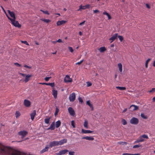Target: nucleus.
<instances>
[{"label": "nucleus", "mask_w": 155, "mask_h": 155, "mask_svg": "<svg viewBox=\"0 0 155 155\" xmlns=\"http://www.w3.org/2000/svg\"><path fill=\"white\" fill-rule=\"evenodd\" d=\"M14 149L4 146L0 143V154L4 155H12Z\"/></svg>", "instance_id": "nucleus-1"}, {"label": "nucleus", "mask_w": 155, "mask_h": 155, "mask_svg": "<svg viewBox=\"0 0 155 155\" xmlns=\"http://www.w3.org/2000/svg\"><path fill=\"white\" fill-rule=\"evenodd\" d=\"M67 141V140L66 139H63L59 141H54L49 143V146L50 147L52 148L53 147L62 145L66 143Z\"/></svg>", "instance_id": "nucleus-2"}, {"label": "nucleus", "mask_w": 155, "mask_h": 155, "mask_svg": "<svg viewBox=\"0 0 155 155\" xmlns=\"http://www.w3.org/2000/svg\"><path fill=\"white\" fill-rule=\"evenodd\" d=\"M139 122V120L138 119L135 117H133L130 120V123L134 125H137Z\"/></svg>", "instance_id": "nucleus-3"}, {"label": "nucleus", "mask_w": 155, "mask_h": 155, "mask_svg": "<svg viewBox=\"0 0 155 155\" xmlns=\"http://www.w3.org/2000/svg\"><path fill=\"white\" fill-rule=\"evenodd\" d=\"M28 132L25 130H21L18 132V134L21 136V138H23L28 134Z\"/></svg>", "instance_id": "nucleus-4"}, {"label": "nucleus", "mask_w": 155, "mask_h": 155, "mask_svg": "<svg viewBox=\"0 0 155 155\" xmlns=\"http://www.w3.org/2000/svg\"><path fill=\"white\" fill-rule=\"evenodd\" d=\"M76 95L73 92L71 94L69 97V101L71 102H73L74 101L75 99Z\"/></svg>", "instance_id": "nucleus-5"}, {"label": "nucleus", "mask_w": 155, "mask_h": 155, "mask_svg": "<svg viewBox=\"0 0 155 155\" xmlns=\"http://www.w3.org/2000/svg\"><path fill=\"white\" fill-rule=\"evenodd\" d=\"M15 20L13 19V20L11 22L12 24L15 27L18 28H20L21 27V25H20L18 21H15Z\"/></svg>", "instance_id": "nucleus-6"}, {"label": "nucleus", "mask_w": 155, "mask_h": 155, "mask_svg": "<svg viewBox=\"0 0 155 155\" xmlns=\"http://www.w3.org/2000/svg\"><path fill=\"white\" fill-rule=\"evenodd\" d=\"M68 112L72 116H74L75 115L74 110L71 107H68Z\"/></svg>", "instance_id": "nucleus-7"}, {"label": "nucleus", "mask_w": 155, "mask_h": 155, "mask_svg": "<svg viewBox=\"0 0 155 155\" xmlns=\"http://www.w3.org/2000/svg\"><path fill=\"white\" fill-rule=\"evenodd\" d=\"M130 110L134 111L138 110L139 109V107L134 105H132L130 106Z\"/></svg>", "instance_id": "nucleus-8"}, {"label": "nucleus", "mask_w": 155, "mask_h": 155, "mask_svg": "<svg viewBox=\"0 0 155 155\" xmlns=\"http://www.w3.org/2000/svg\"><path fill=\"white\" fill-rule=\"evenodd\" d=\"M7 11L11 17L13 18L12 19L15 20L16 17L14 12H11L9 10H8Z\"/></svg>", "instance_id": "nucleus-9"}, {"label": "nucleus", "mask_w": 155, "mask_h": 155, "mask_svg": "<svg viewBox=\"0 0 155 155\" xmlns=\"http://www.w3.org/2000/svg\"><path fill=\"white\" fill-rule=\"evenodd\" d=\"M24 104L27 107H29L31 105L30 101L26 99L25 100Z\"/></svg>", "instance_id": "nucleus-10"}, {"label": "nucleus", "mask_w": 155, "mask_h": 155, "mask_svg": "<svg viewBox=\"0 0 155 155\" xmlns=\"http://www.w3.org/2000/svg\"><path fill=\"white\" fill-rule=\"evenodd\" d=\"M117 37V34H115L112 35L111 38L109 39L110 40H111L110 43H112L114 40L116 39Z\"/></svg>", "instance_id": "nucleus-11"}, {"label": "nucleus", "mask_w": 155, "mask_h": 155, "mask_svg": "<svg viewBox=\"0 0 155 155\" xmlns=\"http://www.w3.org/2000/svg\"><path fill=\"white\" fill-rule=\"evenodd\" d=\"M52 94L53 95L54 97L55 98H56L57 97L58 92L57 90L54 89V88H53V90H52Z\"/></svg>", "instance_id": "nucleus-12"}, {"label": "nucleus", "mask_w": 155, "mask_h": 155, "mask_svg": "<svg viewBox=\"0 0 155 155\" xmlns=\"http://www.w3.org/2000/svg\"><path fill=\"white\" fill-rule=\"evenodd\" d=\"M68 151L67 150H64L60 151L58 153H57V155H61L66 153Z\"/></svg>", "instance_id": "nucleus-13"}, {"label": "nucleus", "mask_w": 155, "mask_h": 155, "mask_svg": "<svg viewBox=\"0 0 155 155\" xmlns=\"http://www.w3.org/2000/svg\"><path fill=\"white\" fill-rule=\"evenodd\" d=\"M40 84H45L47 85H49L51 87H54V83H39Z\"/></svg>", "instance_id": "nucleus-14"}, {"label": "nucleus", "mask_w": 155, "mask_h": 155, "mask_svg": "<svg viewBox=\"0 0 155 155\" xmlns=\"http://www.w3.org/2000/svg\"><path fill=\"white\" fill-rule=\"evenodd\" d=\"M36 114V111L34 110L33 112L30 114L31 118L32 120L34 119L35 116Z\"/></svg>", "instance_id": "nucleus-15"}, {"label": "nucleus", "mask_w": 155, "mask_h": 155, "mask_svg": "<svg viewBox=\"0 0 155 155\" xmlns=\"http://www.w3.org/2000/svg\"><path fill=\"white\" fill-rule=\"evenodd\" d=\"M81 132L84 134H90L93 132L92 131L85 130L83 129H81Z\"/></svg>", "instance_id": "nucleus-16"}, {"label": "nucleus", "mask_w": 155, "mask_h": 155, "mask_svg": "<svg viewBox=\"0 0 155 155\" xmlns=\"http://www.w3.org/2000/svg\"><path fill=\"white\" fill-rule=\"evenodd\" d=\"M55 124H54V122H52L51 125H50V126L48 128V130L50 129L51 130H53L54 129H55Z\"/></svg>", "instance_id": "nucleus-17"}, {"label": "nucleus", "mask_w": 155, "mask_h": 155, "mask_svg": "<svg viewBox=\"0 0 155 155\" xmlns=\"http://www.w3.org/2000/svg\"><path fill=\"white\" fill-rule=\"evenodd\" d=\"M82 139H85L87 140H94V138L93 137H83L82 138Z\"/></svg>", "instance_id": "nucleus-18"}, {"label": "nucleus", "mask_w": 155, "mask_h": 155, "mask_svg": "<svg viewBox=\"0 0 155 155\" xmlns=\"http://www.w3.org/2000/svg\"><path fill=\"white\" fill-rule=\"evenodd\" d=\"M32 76L31 75H28L25 76V82H27L30 79V78Z\"/></svg>", "instance_id": "nucleus-19"}, {"label": "nucleus", "mask_w": 155, "mask_h": 155, "mask_svg": "<svg viewBox=\"0 0 155 155\" xmlns=\"http://www.w3.org/2000/svg\"><path fill=\"white\" fill-rule=\"evenodd\" d=\"M98 50L100 52H103L106 50V49L105 47H102L99 48Z\"/></svg>", "instance_id": "nucleus-20"}, {"label": "nucleus", "mask_w": 155, "mask_h": 155, "mask_svg": "<svg viewBox=\"0 0 155 155\" xmlns=\"http://www.w3.org/2000/svg\"><path fill=\"white\" fill-rule=\"evenodd\" d=\"M65 22L66 21L63 20L58 21L57 22V24L59 26L64 24Z\"/></svg>", "instance_id": "nucleus-21"}, {"label": "nucleus", "mask_w": 155, "mask_h": 155, "mask_svg": "<svg viewBox=\"0 0 155 155\" xmlns=\"http://www.w3.org/2000/svg\"><path fill=\"white\" fill-rule=\"evenodd\" d=\"M49 149V147L48 146V145H47L45 148L42 149L41 151V153H43L46 151H47Z\"/></svg>", "instance_id": "nucleus-22"}, {"label": "nucleus", "mask_w": 155, "mask_h": 155, "mask_svg": "<svg viewBox=\"0 0 155 155\" xmlns=\"http://www.w3.org/2000/svg\"><path fill=\"white\" fill-rule=\"evenodd\" d=\"M118 67L119 68V70L120 72H121L122 71V66L121 63H119L118 64Z\"/></svg>", "instance_id": "nucleus-23"}, {"label": "nucleus", "mask_w": 155, "mask_h": 155, "mask_svg": "<svg viewBox=\"0 0 155 155\" xmlns=\"http://www.w3.org/2000/svg\"><path fill=\"white\" fill-rule=\"evenodd\" d=\"M116 88L120 90H124L126 89V88L125 87L117 86L116 87Z\"/></svg>", "instance_id": "nucleus-24"}, {"label": "nucleus", "mask_w": 155, "mask_h": 155, "mask_svg": "<svg viewBox=\"0 0 155 155\" xmlns=\"http://www.w3.org/2000/svg\"><path fill=\"white\" fill-rule=\"evenodd\" d=\"M103 14L107 15L109 19H110L111 18L110 15L107 12H104L103 13Z\"/></svg>", "instance_id": "nucleus-25"}, {"label": "nucleus", "mask_w": 155, "mask_h": 155, "mask_svg": "<svg viewBox=\"0 0 155 155\" xmlns=\"http://www.w3.org/2000/svg\"><path fill=\"white\" fill-rule=\"evenodd\" d=\"M61 122L60 120H58L56 123V128L58 127L61 125Z\"/></svg>", "instance_id": "nucleus-26"}, {"label": "nucleus", "mask_w": 155, "mask_h": 155, "mask_svg": "<svg viewBox=\"0 0 155 155\" xmlns=\"http://www.w3.org/2000/svg\"><path fill=\"white\" fill-rule=\"evenodd\" d=\"M51 117H50L48 118H46L45 119V121L46 124H48L49 123L50 119L51 118Z\"/></svg>", "instance_id": "nucleus-27"}, {"label": "nucleus", "mask_w": 155, "mask_h": 155, "mask_svg": "<svg viewBox=\"0 0 155 155\" xmlns=\"http://www.w3.org/2000/svg\"><path fill=\"white\" fill-rule=\"evenodd\" d=\"M42 21H44V22L46 23H48L51 21V20L48 19H44V18H42L41 19Z\"/></svg>", "instance_id": "nucleus-28"}, {"label": "nucleus", "mask_w": 155, "mask_h": 155, "mask_svg": "<svg viewBox=\"0 0 155 155\" xmlns=\"http://www.w3.org/2000/svg\"><path fill=\"white\" fill-rule=\"evenodd\" d=\"M84 127L86 128H88V122L86 120H85L84 124Z\"/></svg>", "instance_id": "nucleus-29"}, {"label": "nucleus", "mask_w": 155, "mask_h": 155, "mask_svg": "<svg viewBox=\"0 0 155 155\" xmlns=\"http://www.w3.org/2000/svg\"><path fill=\"white\" fill-rule=\"evenodd\" d=\"M140 154L139 153H136V154H132V153H123L122 154V155H140Z\"/></svg>", "instance_id": "nucleus-30"}, {"label": "nucleus", "mask_w": 155, "mask_h": 155, "mask_svg": "<svg viewBox=\"0 0 155 155\" xmlns=\"http://www.w3.org/2000/svg\"><path fill=\"white\" fill-rule=\"evenodd\" d=\"M151 60L150 58H148L147 59V61H146L145 63V66L146 68H147L148 67V64L149 63V62Z\"/></svg>", "instance_id": "nucleus-31"}, {"label": "nucleus", "mask_w": 155, "mask_h": 155, "mask_svg": "<svg viewBox=\"0 0 155 155\" xmlns=\"http://www.w3.org/2000/svg\"><path fill=\"white\" fill-rule=\"evenodd\" d=\"M121 122L123 125H125L127 124L126 121L124 119H122L121 120Z\"/></svg>", "instance_id": "nucleus-32"}, {"label": "nucleus", "mask_w": 155, "mask_h": 155, "mask_svg": "<svg viewBox=\"0 0 155 155\" xmlns=\"http://www.w3.org/2000/svg\"><path fill=\"white\" fill-rule=\"evenodd\" d=\"M59 109L58 108V107H56V109H55V113H54V115L55 116H56V115H57V114H58V112H59Z\"/></svg>", "instance_id": "nucleus-33"}, {"label": "nucleus", "mask_w": 155, "mask_h": 155, "mask_svg": "<svg viewBox=\"0 0 155 155\" xmlns=\"http://www.w3.org/2000/svg\"><path fill=\"white\" fill-rule=\"evenodd\" d=\"M15 116L16 118H18L20 116V113L19 111H17L15 114Z\"/></svg>", "instance_id": "nucleus-34"}, {"label": "nucleus", "mask_w": 155, "mask_h": 155, "mask_svg": "<svg viewBox=\"0 0 155 155\" xmlns=\"http://www.w3.org/2000/svg\"><path fill=\"white\" fill-rule=\"evenodd\" d=\"M140 116L142 117L144 119H147V117L145 116L143 113H141Z\"/></svg>", "instance_id": "nucleus-35"}, {"label": "nucleus", "mask_w": 155, "mask_h": 155, "mask_svg": "<svg viewBox=\"0 0 155 155\" xmlns=\"http://www.w3.org/2000/svg\"><path fill=\"white\" fill-rule=\"evenodd\" d=\"M127 143L126 142H118V144H120V145H126Z\"/></svg>", "instance_id": "nucleus-36"}, {"label": "nucleus", "mask_w": 155, "mask_h": 155, "mask_svg": "<svg viewBox=\"0 0 155 155\" xmlns=\"http://www.w3.org/2000/svg\"><path fill=\"white\" fill-rule=\"evenodd\" d=\"M75 122L74 120H72L71 121V125L73 127V128H75Z\"/></svg>", "instance_id": "nucleus-37"}, {"label": "nucleus", "mask_w": 155, "mask_h": 155, "mask_svg": "<svg viewBox=\"0 0 155 155\" xmlns=\"http://www.w3.org/2000/svg\"><path fill=\"white\" fill-rule=\"evenodd\" d=\"M86 104L88 105L90 107H92V104L90 103V101H87L86 102Z\"/></svg>", "instance_id": "nucleus-38"}, {"label": "nucleus", "mask_w": 155, "mask_h": 155, "mask_svg": "<svg viewBox=\"0 0 155 155\" xmlns=\"http://www.w3.org/2000/svg\"><path fill=\"white\" fill-rule=\"evenodd\" d=\"M64 81L66 83L68 82V75H66L64 79Z\"/></svg>", "instance_id": "nucleus-39"}, {"label": "nucleus", "mask_w": 155, "mask_h": 155, "mask_svg": "<svg viewBox=\"0 0 155 155\" xmlns=\"http://www.w3.org/2000/svg\"><path fill=\"white\" fill-rule=\"evenodd\" d=\"M40 11L44 13L47 14L48 15H49V14L48 12L47 11H43L42 10H40Z\"/></svg>", "instance_id": "nucleus-40"}, {"label": "nucleus", "mask_w": 155, "mask_h": 155, "mask_svg": "<svg viewBox=\"0 0 155 155\" xmlns=\"http://www.w3.org/2000/svg\"><path fill=\"white\" fill-rule=\"evenodd\" d=\"M138 138L140 142H142L144 141V139L141 136H140Z\"/></svg>", "instance_id": "nucleus-41"}, {"label": "nucleus", "mask_w": 155, "mask_h": 155, "mask_svg": "<svg viewBox=\"0 0 155 155\" xmlns=\"http://www.w3.org/2000/svg\"><path fill=\"white\" fill-rule=\"evenodd\" d=\"M142 137L143 138V139H147L148 138V136L145 134H143L142 135H141Z\"/></svg>", "instance_id": "nucleus-42"}, {"label": "nucleus", "mask_w": 155, "mask_h": 155, "mask_svg": "<svg viewBox=\"0 0 155 155\" xmlns=\"http://www.w3.org/2000/svg\"><path fill=\"white\" fill-rule=\"evenodd\" d=\"M75 152L74 151H70L68 152V154L69 155H75Z\"/></svg>", "instance_id": "nucleus-43"}, {"label": "nucleus", "mask_w": 155, "mask_h": 155, "mask_svg": "<svg viewBox=\"0 0 155 155\" xmlns=\"http://www.w3.org/2000/svg\"><path fill=\"white\" fill-rule=\"evenodd\" d=\"M68 50L69 51L72 53H73L74 51L72 48L71 47H68Z\"/></svg>", "instance_id": "nucleus-44"}, {"label": "nucleus", "mask_w": 155, "mask_h": 155, "mask_svg": "<svg viewBox=\"0 0 155 155\" xmlns=\"http://www.w3.org/2000/svg\"><path fill=\"white\" fill-rule=\"evenodd\" d=\"M141 147V145H136L133 146V148H138Z\"/></svg>", "instance_id": "nucleus-45"}, {"label": "nucleus", "mask_w": 155, "mask_h": 155, "mask_svg": "<svg viewBox=\"0 0 155 155\" xmlns=\"http://www.w3.org/2000/svg\"><path fill=\"white\" fill-rule=\"evenodd\" d=\"M155 92V88H153L151 90L149 91L150 93H153Z\"/></svg>", "instance_id": "nucleus-46"}, {"label": "nucleus", "mask_w": 155, "mask_h": 155, "mask_svg": "<svg viewBox=\"0 0 155 155\" xmlns=\"http://www.w3.org/2000/svg\"><path fill=\"white\" fill-rule=\"evenodd\" d=\"M117 37L119 38V39L120 40V41H122L123 39V37L122 36L120 35L117 36Z\"/></svg>", "instance_id": "nucleus-47"}, {"label": "nucleus", "mask_w": 155, "mask_h": 155, "mask_svg": "<svg viewBox=\"0 0 155 155\" xmlns=\"http://www.w3.org/2000/svg\"><path fill=\"white\" fill-rule=\"evenodd\" d=\"M84 61V60L82 59L81 61H80V62H78L76 63L75 64L76 65H80Z\"/></svg>", "instance_id": "nucleus-48"}, {"label": "nucleus", "mask_w": 155, "mask_h": 155, "mask_svg": "<svg viewBox=\"0 0 155 155\" xmlns=\"http://www.w3.org/2000/svg\"><path fill=\"white\" fill-rule=\"evenodd\" d=\"M51 78V77H46L45 78V81H48V80H49V79Z\"/></svg>", "instance_id": "nucleus-49"}, {"label": "nucleus", "mask_w": 155, "mask_h": 155, "mask_svg": "<svg viewBox=\"0 0 155 155\" xmlns=\"http://www.w3.org/2000/svg\"><path fill=\"white\" fill-rule=\"evenodd\" d=\"M14 64L16 66H18V67H21V65L19 64L18 63H14Z\"/></svg>", "instance_id": "nucleus-50"}, {"label": "nucleus", "mask_w": 155, "mask_h": 155, "mask_svg": "<svg viewBox=\"0 0 155 155\" xmlns=\"http://www.w3.org/2000/svg\"><path fill=\"white\" fill-rule=\"evenodd\" d=\"M21 42L22 43L25 44L27 45H29L28 43L26 41H21Z\"/></svg>", "instance_id": "nucleus-51"}, {"label": "nucleus", "mask_w": 155, "mask_h": 155, "mask_svg": "<svg viewBox=\"0 0 155 155\" xmlns=\"http://www.w3.org/2000/svg\"><path fill=\"white\" fill-rule=\"evenodd\" d=\"M78 100L79 102L82 103L83 102V100L81 97H78Z\"/></svg>", "instance_id": "nucleus-52"}, {"label": "nucleus", "mask_w": 155, "mask_h": 155, "mask_svg": "<svg viewBox=\"0 0 155 155\" xmlns=\"http://www.w3.org/2000/svg\"><path fill=\"white\" fill-rule=\"evenodd\" d=\"M87 87H89L92 84L91 83L89 82H87Z\"/></svg>", "instance_id": "nucleus-53"}, {"label": "nucleus", "mask_w": 155, "mask_h": 155, "mask_svg": "<svg viewBox=\"0 0 155 155\" xmlns=\"http://www.w3.org/2000/svg\"><path fill=\"white\" fill-rule=\"evenodd\" d=\"M72 81V79L71 78H70V77L68 76V83L71 82Z\"/></svg>", "instance_id": "nucleus-54"}, {"label": "nucleus", "mask_w": 155, "mask_h": 155, "mask_svg": "<svg viewBox=\"0 0 155 155\" xmlns=\"http://www.w3.org/2000/svg\"><path fill=\"white\" fill-rule=\"evenodd\" d=\"M24 67H25V68H28L29 69H31V67L28 66H27V65H26V64H25L24 65Z\"/></svg>", "instance_id": "nucleus-55"}, {"label": "nucleus", "mask_w": 155, "mask_h": 155, "mask_svg": "<svg viewBox=\"0 0 155 155\" xmlns=\"http://www.w3.org/2000/svg\"><path fill=\"white\" fill-rule=\"evenodd\" d=\"M56 42H59V43H62L63 42L61 39H58V40L56 41Z\"/></svg>", "instance_id": "nucleus-56"}, {"label": "nucleus", "mask_w": 155, "mask_h": 155, "mask_svg": "<svg viewBox=\"0 0 155 155\" xmlns=\"http://www.w3.org/2000/svg\"><path fill=\"white\" fill-rule=\"evenodd\" d=\"M6 16H7L8 18L11 21V22L13 20V19H12V18H10L8 15H7L6 14Z\"/></svg>", "instance_id": "nucleus-57"}, {"label": "nucleus", "mask_w": 155, "mask_h": 155, "mask_svg": "<svg viewBox=\"0 0 155 155\" xmlns=\"http://www.w3.org/2000/svg\"><path fill=\"white\" fill-rule=\"evenodd\" d=\"M94 13H97V12H99V11L97 10H96L93 11Z\"/></svg>", "instance_id": "nucleus-58"}, {"label": "nucleus", "mask_w": 155, "mask_h": 155, "mask_svg": "<svg viewBox=\"0 0 155 155\" xmlns=\"http://www.w3.org/2000/svg\"><path fill=\"white\" fill-rule=\"evenodd\" d=\"M85 22V21H83L82 22L80 23L79 24V25H81V26L82 25H84V24Z\"/></svg>", "instance_id": "nucleus-59"}, {"label": "nucleus", "mask_w": 155, "mask_h": 155, "mask_svg": "<svg viewBox=\"0 0 155 155\" xmlns=\"http://www.w3.org/2000/svg\"><path fill=\"white\" fill-rule=\"evenodd\" d=\"M146 5L147 8H148L149 9H150V6L148 4H146Z\"/></svg>", "instance_id": "nucleus-60"}, {"label": "nucleus", "mask_w": 155, "mask_h": 155, "mask_svg": "<svg viewBox=\"0 0 155 155\" xmlns=\"http://www.w3.org/2000/svg\"><path fill=\"white\" fill-rule=\"evenodd\" d=\"M140 142V141H139V139L138 138L135 142V143H138L139 142Z\"/></svg>", "instance_id": "nucleus-61"}, {"label": "nucleus", "mask_w": 155, "mask_h": 155, "mask_svg": "<svg viewBox=\"0 0 155 155\" xmlns=\"http://www.w3.org/2000/svg\"><path fill=\"white\" fill-rule=\"evenodd\" d=\"M20 74L22 76L25 77V74H22L21 73H20Z\"/></svg>", "instance_id": "nucleus-62"}, {"label": "nucleus", "mask_w": 155, "mask_h": 155, "mask_svg": "<svg viewBox=\"0 0 155 155\" xmlns=\"http://www.w3.org/2000/svg\"><path fill=\"white\" fill-rule=\"evenodd\" d=\"M127 110V108H125V109L123 111V113H124L125 112H126Z\"/></svg>", "instance_id": "nucleus-63"}, {"label": "nucleus", "mask_w": 155, "mask_h": 155, "mask_svg": "<svg viewBox=\"0 0 155 155\" xmlns=\"http://www.w3.org/2000/svg\"><path fill=\"white\" fill-rule=\"evenodd\" d=\"M153 66L155 67V60L153 62Z\"/></svg>", "instance_id": "nucleus-64"}]
</instances>
